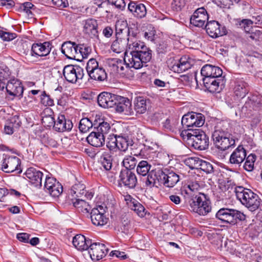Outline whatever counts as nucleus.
Segmentation results:
<instances>
[{
	"label": "nucleus",
	"mask_w": 262,
	"mask_h": 262,
	"mask_svg": "<svg viewBox=\"0 0 262 262\" xmlns=\"http://www.w3.org/2000/svg\"><path fill=\"white\" fill-rule=\"evenodd\" d=\"M111 49L117 53L125 51L124 62L128 67L137 70L146 67L152 57V51L142 42H133L128 45L116 38Z\"/></svg>",
	"instance_id": "obj_1"
},
{
	"label": "nucleus",
	"mask_w": 262,
	"mask_h": 262,
	"mask_svg": "<svg viewBox=\"0 0 262 262\" xmlns=\"http://www.w3.org/2000/svg\"><path fill=\"white\" fill-rule=\"evenodd\" d=\"M193 185H188L181 189V194L184 195L185 202L189 210L200 215L205 216L211 212L212 207L209 198L203 193H194Z\"/></svg>",
	"instance_id": "obj_2"
},
{
	"label": "nucleus",
	"mask_w": 262,
	"mask_h": 262,
	"mask_svg": "<svg viewBox=\"0 0 262 262\" xmlns=\"http://www.w3.org/2000/svg\"><path fill=\"white\" fill-rule=\"evenodd\" d=\"M234 192L237 199L250 211H254L260 206V199L251 190L242 186H237L235 188Z\"/></svg>",
	"instance_id": "obj_3"
},
{
	"label": "nucleus",
	"mask_w": 262,
	"mask_h": 262,
	"mask_svg": "<svg viewBox=\"0 0 262 262\" xmlns=\"http://www.w3.org/2000/svg\"><path fill=\"white\" fill-rule=\"evenodd\" d=\"M216 219L222 223L228 224L231 226L237 225L240 222L246 219V215L239 210L228 207L220 209L215 214Z\"/></svg>",
	"instance_id": "obj_4"
},
{
	"label": "nucleus",
	"mask_w": 262,
	"mask_h": 262,
	"mask_svg": "<svg viewBox=\"0 0 262 262\" xmlns=\"http://www.w3.org/2000/svg\"><path fill=\"white\" fill-rule=\"evenodd\" d=\"M212 138L215 147L221 150H225L235 145V140L232 135L223 130H214Z\"/></svg>",
	"instance_id": "obj_5"
},
{
	"label": "nucleus",
	"mask_w": 262,
	"mask_h": 262,
	"mask_svg": "<svg viewBox=\"0 0 262 262\" xmlns=\"http://www.w3.org/2000/svg\"><path fill=\"white\" fill-rule=\"evenodd\" d=\"M86 70L89 77L93 80L103 81L106 80L107 75L105 70L95 58L90 59L87 62Z\"/></svg>",
	"instance_id": "obj_6"
},
{
	"label": "nucleus",
	"mask_w": 262,
	"mask_h": 262,
	"mask_svg": "<svg viewBox=\"0 0 262 262\" xmlns=\"http://www.w3.org/2000/svg\"><path fill=\"white\" fill-rule=\"evenodd\" d=\"M1 169L6 173L15 172L16 174L22 172L20 159L15 156L3 154Z\"/></svg>",
	"instance_id": "obj_7"
},
{
	"label": "nucleus",
	"mask_w": 262,
	"mask_h": 262,
	"mask_svg": "<svg viewBox=\"0 0 262 262\" xmlns=\"http://www.w3.org/2000/svg\"><path fill=\"white\" fill-rule=\"evenodd\" d=\"M205 122V117L201 113L193 112L188 113L184 115L182 118L181 124L184 128L199 127Z\"/></svg>",
	"instance_id": "obj_8"
},
{
	"label": "nucleus",
	"mask_w": 262,
	"mask_h": 262,
	"mask_svg": "<svg viewBox=\"0 0 262 262\" xmlns=\"http://www.w3.org/2000/svg\"><path fill=\"white\" fill-rule=\"evenodd\" d=\"M192 141L190 144L195 149L203 150L207 149L209 145V137L200 129H195L193 133Z\"/></svg>",
	"instance_id": "obj_9"
},
{
	"label": "nucleus",
	"mask_w": 262,
	"mask_h": 262,
	"mask_svg": "<svg viewBox=\"0 0 262 262\" xmlns=\"http://www.w3.org/2000/svg\"><path fill=\"white\" fill-rule=\"evenodd\" d=\"M63 74L67 81L75 83L78 80L82 79L83 69L77 65L69 64L64 67Z\"/></svg>",
	"instance_id": "obj_10"
},
{
	"label": "nucleus",
	"mask_w": 262,
	"mask_h": 262,
	"mask_svg": "<svg viewBox=\"0 0 262 262\" xmlns=\"http://www.w3.org/2000/svg\"><path fill=\"white\" fill-rule=\"evenodd\" d=\"M204 86L207 90L211 93H220L223 89L225 84L224 77L213 78H202Z\"/></svg>",
	"instance_id": "obj_11"
},
{
	"label": "nucleus",
	"mask_w": 262,
	"mask_h": 262,
	"mask_svg": "<svg viewBox=\"0 0 262 262\" xmlns=\"http://www.w3.org/2000/svg\"><path fill=\"white\" fill-rule=\"evenodd\" d=\"M119 183L129 189L135 188L138 181L135 173L128 169H122L119 174Z\"/></svg>",
	"instance_id": "obj_12"
},
{
	"label": "nucleus",
	"mask_w": 262,
	"mask_h": 262,
	"mask_svg": "<svg viewBox=\"0 0 262 262\" xmlns=\"http://www.w3.org/2000/svg\"><path fill=\"white\" fill-rule=\"evenodd\" d=\"M48 118L54 123L53 127L56 132L59 133L70 132L73 128V124L72 121L69 118H66L64 115H58L56 120L52 117Z\"/></svg>",
	"instance_id": "obj_13"
},
{
	"label": "nucleus",
	"mask_w": 262,
	"mask_h": 262,
	"mask_svg": "<svg viewBox=\"0 0 262 262\" xmlns=\"http://www.w3.org/2000/svg\"><path fill=\"white\" fill-rule=\"evenodd\" d=\"M105 212V208L102 205H98L92 209L89 214L92 224L101 227L106 225L108 219L104 215Z\"/></svg>",
	"instance_id": "obj_14"
},
{
	"label": "nucleus",
	"mask_w": 262,
	"mask_h": 262,
	"mask_svg": "<svg viewBox=\"0 0 262 262\" xmlns=\"http://www.w3.org/2000/svg\"><path fill=\"white\" fill-rule=\"evenodd\" d=\"M44 188L45 190L53 197L59 196L63 191L61 184L53 177L47 176Z\"/></svg>",
	"instance_id": "obj_15"
},
{
	"label": "nucleus",
	"mask_w": 262,
	"mask_h": 262,
	"mask_svg": "<svg viewBox=\"0 0 262 262\" xmlns=\"http://www.w3.org/2000/svg\"><path fill=\"white\" fill-rule=\"evenodd\" d=\"M88 250L92 260L98 261L107 254L108 250L103 244L92 242Z\"/></svg>",
	"instance_id": "obj_16"
},
{
	"label": "nucleus",
	"mask_w": 262,
	"mask_h": 262,
	"mask_svg": "<svg viewBox=\"0 0 262 262\" xmlns=\"http://www.w3.org/2000/svg\"><path fill=\"white\" fill-rule=\"evenodd\" d=\"M116 100V103L114 107L117 113L125 115L134 114L132 102L129 99L118 95Z\"/></svg>",
	"instance_id": "obj_17"
},
{
	"label": "nucleus",
	"mask_w": 262,
	"mask_h": 262,
	"mask_svg": "<svg viewBox=\"0 0 262 262\" xmlns=\"http://www.w3.org/2000/svg\"><path fill=\"white\" fill-rule=\"evenodd\" d=\"M162 184L166 187H174L180 181L179 175L167 168L161 169Z\"/></svg>",
	"instance_id": "obj_18"
},
{
	"label": "nucleus",
	"mask_w": 262,
	"mask_h": 262,
	"mask_svg": "<svg viewBox=\"0 0 262 262\" xmlns=\"http://www.w3.org/2000/svg\"><path fill=\"white\" fill-rule=\"evenodd\" d=\"M208 18L209 16L206 9L200 7L194 12L190 17V21L191 24L195 27H203Z\"/></svg>",
	"instance_id": "obj_19"
},
{
	"label": "nucleus",
	"mask_w": 262,
	"mask_h": 262,
	"mask_svg": "<svg viewBox=\"0 0 262 262\" xmlns=\"http://www.w3.org/2000/svg\"><path fill=\"white\" fill-rule=\"evenodd\" d=\"M126 21H118L116 24V38L128 45L136 41L132 40L127 35Z\"/></svg>",
	"instance_id": "obj_20"
},
{
	"label": "nucleus",
	"mask_w": 262,
	"mask_h": 262,
	"mask_svg": "<svg viewBox=\"0 0 262 262\" xmlns=\"http://www.w3.org/2000/svg\"><path fill=\"white\" fill-rule=\"evenodd\" d=\"M5 88L9 95L19 97V98L23 97L24 87L19 80L14 78L10 79L8 81Z\"/></svg>",
	"instance_id": "obj_21"
},
{
	"label": "nucleus",
	"mask_w": 262,
	"mask_h": 262,
	"mask_svg": "<svg viewBox=\"0 0 262 262\" xmlns=\"http://www.w3.org/2000/svg\"><path fill=\"white\" fill-rule=\"evenodd\" d=\"M118 95L108 92L101 93L97 97L99 105L103 108H107L114 107L116 103V98Z\"/></svg>",
	"instance_id": "obj_22"
},
{
	"label": "nucleus",
	"mask_w": 262,
	"mask_h": 262,
	"mask_svg": "<svg viewBox=\"0 0 262 262\" xmlns=\"http://www.w3.org/2000/svg\"><path fill=\"white\" fill-rule=\"evenodd\" d=\"M51 50V44L48 41L43 43H34L31 46L30 55L32 56H46Z\"/></svg>",
	"instance_id": "obj_23"
},
{
	"label": "nucleus",
	"mask_w": 262,
	"mask_h": 262,
	"mask_svg": "<svg viewBox=\"0 0 262 262\" xmlns=\"http://www.w3.org/2000/svg\"><path fill=\"white\" fill-rule=\"evenodd\" d=\"M247 151L243 145H239L231 154L229 163L235 166H240L245 160Z\"/></svg>",
	"instance_id": "obj_24"
},
{
	"label": "nucleus",
	"mask_w": 262,
	"mask_h": 262,
	"mask_svg": "<svg viewBox=\"0 0 262 262\" xmlns=\"http://www.w3.org/2000/svg\"><path fill=\"white\" fill-rule=\"evenodd\" d=\"M205 29L207 33L212 38H216L226 34V30L224 27L221 29L220 24L215 20L207 21Z\"/></svg>",
	"instance_id": "obj_25"
},
{
	"label": "nucleus",
	"mask_w": 262,
	"mask_h": 262,
	"mask_svg": "<svg viewBox=\"0 0 262 262\" xmlns=\"http://www.w3.org/2000/svg\"><path fill=\"white\" fill-rule=\"evenodd\" d=\"M25 174L29 182L35 187H40L43 174L40 171L33 167L27 169Z\"/></svg>",
	"instance_id": "obj_26"
},
{
	"label": "nucleus",
	"mask_w": 262,
	"mask_h": 262,
	"mask_svg": "<svg viewBox=\"0 0 262 262\" xmlns=\"http://www.w3.org/2000/svg\"><path fill=\"white\" fill-rule=\"evenodd\" d=\"M233 91L236 99H242L246 96L249 92L248 85L243 80H236L234 82Z\"/></svg>",
	"instance_id": "obj_27"
},
{
	"label": "nucleus",
	"mask_w": 262,
	"mask_h": 262,
	"mask_svg": "<svg viewBox=\"0 0 262 262\" xmlns=\"http://www.w3.org/2000/svg\"><path fill=\"white\" fill-rule=\"evenodd\" d=\"M201 74L203 78H213V76L217 77L222 76L223 71L218 67L205 64L202 68Z\"/></svg>",
	"instance_id": "obj_28"
},
{
	"label": "nucleus",
	"mask_w": 262,
	"mask_h": 262,
	"mask_svg": "<svg viewBox=\"0 0 262 262\" xmlns=\"http://www.w3.org/2000/svg\"><path fill=\"white\" fill-rule=\"evenodd\" d=\"M99 154L98 162L101 165V168L105 170H110L112 167L113 158L111 152L108 150L99 151L97 152Z\"/></svg>",
	"instance_id": "obj_29"
},
{
	"label": "nucleus",
	"mask_w": 262,
	"mask_h": 262,
	"mask_svg": "<svg viewBox=\"0 0 262 262\" xmlns=\"http://www.w3.org/2000/svg\"><path fill=\"white\" fill-rule=\"evenodd\" d=\"M92 241L89 238H86L82 234H77L73 238V244L78 250L83 251L89 249Z\"/></svg>",
	"instance_id": "obj_30"
},
{
	"label": "nucleus",
	"mask_w": 262,
	"mask_h": 262,
	"mask_svg": "<svg viewBox=\"0 0 262 262\" xmlns=\"http://www.w3.org/2000/svg\"><path fill=\"white\" fill-rule=\"evenodd\" d=\"M99 133L95 130L91 133L86 138L88 143L96 147H101L104 145V136Z\"/></svg>",
	"instance_id": "obj_31"
},
{
	"label": "nucleus",
	"mask_w": 262,
	"mask_h": 262,
	"mask_svg": "<svg viewBox=\"0 0 262 262\" xmlns=\"http://www.w3.org/2000/svg\"><path fill=\"white\" fill-rule=\"evenodd\" d=\"M128 9L135 16L140 18L145 17L147 13L146 7L143 4L130 2L128 5Z\"/></svg>",
	"instance_id": "obj_32"
},
{
	"label": "nucleus",
	"mask_w": 262,
	"mask_h": 262,
	"mask_svg": "<svg viewBox=\"0 0 262 262\" xmlns=\"http://www.w3.org/2000/svg\"><path fill=\"white\" fill-rule=\"evenodd\" d=\"M72 204L77 211L83 215L88 216L90 214V211L92 210V207L89 203L82 199L76 198L73 199Z\"/></svg>",
	"instance_id": "obj_33"
},
{
	"label": "nucleus",
	"mask_w": 262,
	"mask_h": 262,
	"mask_svg": "<svg viewBox=\"0 0 262 262\" xmlns=\"http://www.w3.org/2000/svg\"><path fill=\"white\" fill-rule=\"evenodd\" d=\"M161 169H157L151 170L148 173L147 180L145 181V185L150 188L154 187L156 182L162 184Z\"/></svg>",
	"instance_id": "obj_34"
},
{
	"label": "nucleus",
	"mask_w": 262,
	"mask_h": 262,
	"mask_svg": "<svg viewBox=\"0 0 262 262\" xmlns=\"http://www.w3.org/2000/svg\"><path fill=\"white\" fill-rule=\"evenodd\" d=\"M75 47H77V44L74 42H64L61 46V52L69 59H75Z\"/></svg>",
	"instance_id": "obj_35"
},
{
	"label": "nucleus",
	"mask_w": 262,
	"mask_h": 262,
	"mask_svg": "<svg viewBox=\"0 0 262 262\" xmlns=\"http://www.w3.org/2000/svg\"><path fill=\"white\" fill-rule=\"evenodd\" d=\"M84 31L93 36L97 35L98 24L96 19L89 18L84 21Z\"/></svg>",
	"instance_id": "obj_36"
},
{
	"label": "nucleus",
	"mask_w": 262,
	"mask_h": 262,
	"mask_svg": "<svg viewBox=\"0 0 262 262\" xmlns=\"http://www.w3.org/2000/svg\"><path fill=\"white\" fill-rule=\"evenodd\" d=\"M118 149L121 151H126L129 146H132L133 141L127 136L116 135Z\"/></svg>",
	"instance_id": "obj_37"
},
{
	"label": "nucleus",
	"mask_w": 262,
	"mask_h": 262,
	"mask_svg": "<svg viewBox=\"0 0 262 262\" xmlns=\"http://www.w3.org/2000/svg\"><path fill=\"white\" fill-rule=\"evenodd\" d=\"M134 110L137 114H142L147 110L146 99L143 97H138L134 101Z\"/></svg>",
	"instance_id": "obj_38"
},
{
	"label": "nucleus",
	"mask_w": 262,
	"mask_h": 262,
	"mask_svg": "<svg viewBox=\"0 0 262 262\" xmlns=\"http://www.w3.org/2000/svg\"><path fill=\"white\" fill-rule=\"evenodd\" d=\"M11 72L8 67L0 70V91H3L6 87V81L11 79Z\"/></svg>",
	"instance_id": "obj_39"
},
{
	"label": "nucleus",
	"mask_w": 262,
	"mask_h": 262,
	"mask_svg": "<svg viewBox=\"0 0 262 262\" xmlns=\"http://www.w3.org/2000/svg\"><path fill=\"white\" fill-rule=\"evenodd\" d=\"M150 168L151 165L146 161L143 160L138 163L137 167V172L140 175L145 176L150 172Z\"/></svg>",
	"instance_id": "obj_40"
},
{
	"label": "nucleus",
	"mask_w": 262,
	"mask_h": 262,
	"mask_svg": "<svg viewBox=\"0 0 262 262\" xmlns=\"http://www.w3.org/2000/svg\"><path fill=\"white\" fill-rule=\"evenodd\" d=\"M129 208L133 210L139 216L141 217H144L146 214L144 207L137 200L136 201H134V203L132 205V203H130Z\"/></svg>",
	"instance_id": "obj_41"
},
{
	"label": "nucleus",
	"mask_w": 262,
	"mask_h": 262,
	"mask_svg": "<svg viewBox=\"0 0 262 262\" xmlns=\"http://www.w3.org/2000/svg\"><path fill=\"white\" fill-rule=\"evenodd\" d=\"M96 124L87 118H84L80 120L79 124V129L81 133H86L93 126Z\"/></svg>",
	"instance_id": "obj_42"
},
{
	"label": "nucleus",
	"mask_w": 262,
	"mask_h": 262,
	"mask_svg": "<svg viewBox=\"0 0 262 262\" xmlns=\"http://www.w3.org/2000/svg\"><path fill=\"white\" fill-rule=\"evenodd\" d=\"M125 64L126 67L129 68L128 67L126 63L124 62V59L123 60L118 59V58H114L112 60V62L111 63V65L112 66L114 71L118 73H122L124 70V65ZM129 68H130L129 67Z\"/></svg>",
	"instance_id": "obj_43"
},
{
	"label": "nucleus",
	"mask_w": 262,
	"mask_h": 262,
	"mask_svg": "<svg viewBox=\"0 0 262 262\" xmlns=\"http://www.w3.org/2000/svg\"><path fill=\"white\" fill-rule=\"evenodd\" d=\"M137 163L136 159L132 156H126L122 161L123 165L125 169H134Z\"/></svg>",
	"instance_id": "obj_44"
},
{
	"label": "nucleus",
	"mask_w": 262,
	"mask_h": 262,
	"mask_svg": "<svg viewBox=\"0 0 262 262\" xmlns=\"http://www.w3.org/2000/svg\"><path fill=\"white\" fill-rule=\"evenodd\" d=\"M256 160V156L251 154L245 159V162L243 165L244 168L247 171H251L254 168V162Z\"/></svg>",
	"instance_id": "obj_45"
},
{
	"label": "nucleus",
	"mask_w": 262,
	"mask_h": 262,
	"mask_svg": "<svg viewBox=\"0 0 262 262\" xmlns=\"http://www.w3.org/2000/svg\"><path fill=\"white\" fill-rule=\"evenodd\" d=\"M200 161L201 159L198 157H189L185 160L184 163L191 169H198Z\"/></svg>",
	"instance_id": "obj_46"
},
{
	"label": "nucleus",
	"mask_w": 262,
	"mask_h": 262,
	"mask_svg": "<svg viewBox=\"0 0 262 262\" xmlns=\"http://www.w3.org/2000/svg\"><path fill=\"white\" fill-rule=\"evenodd\" d=\"M85 186L80 183L76 184L73 185L71 189V193L75 194L76 197H80L84 193L86 190H85Z\"/></svg>",
	"instance_id": "obj_47"
},
{
	"label": "nucleus",
	"mask_w": 262,
	"mask_h": 262,
	"mask_svg": "<svg viewBox=\"0 0 262 262\" xmlns=\"http://www.w3.org/2000/svg\"><path fill=\"white\" fill-rule=\"evenodd\" d=\"M110 129L111 126L110 124L105 121L99 122L97 126H94V130L98 133H100L99 134H102L103 136L107 134Z\"/></svg>",
	"instance_id": "obj_48"
},
{
	"label": "nucleus",
	"mask_w": 262,
	"mask_h": 262,
	"mask_svg": "<svg viewBox=\"0 0 262 262\" xmlns=\"http://www.w3.org/2000/svg\"><path fill=\"white\" fill-rule=\"evenodd\" d=\"M198 169H201L206 173H211L213 172V165L209 162L201 159Z\"/></svg>",
	"instance_id": "obj_49"
},
{
	"label": "nucleus",
	"mask_w": 262,
	"mask_h": 262,
	"mask_svg": "<svg viewBox=\"0 0 262 262\" xmlns=\"http://www.w3.org/2000/svg\"><path fill=\"white\" fill-rule=\"evenodd\" d=\"M20 8L25 11L29 16L32 17L33 15V10L35 9V7L34 5H33L30 2H26L23 3L21 6Z\"/></svg>",
	"instance_id": "obj_50"
},
{
	"label": "nucleus",
	"mask_w": 262,
	"mask_h": 262,
	"mask_svg": "<svg viewBox=\"0 0 262 262\" xmlns=\"http://www.w3.org/2000/svg\"><path fill=\"white\" fill-rule=\"evenodd\" d=\"M80 55L83 58H86L92 52V49L90 46L88 45L80 44V49H79Z\"/></svg>",
	"instance_id": "obj_51"
},
{
	"label": "nucleus",
	"mask_w": 262,
	"mask_h": 262,
	"mask_svg": "<svg viewBox=\"0 0 262 262\" xmlns=\"http://www.w3.org/2000/svg\"><path fill=\"white\" fill-rule=\"evenodd\" d=\"M187 129L182 130L181 133V136L184 140H187L188 141V143L190 144L191 141H192V135H194V129L191 128H187Z\"/></svg>",
	"instance_id": "obj_52"
},
{
	"label": "nucleus",
	"mask_w": 262,
	"mask_h": 262,
	"mask_svg": "<svg viewBox=\"0 0 262 262\" xmlns=\"http://www.w3.org/2000/svg\"><path fill=\"white\" fill-rule=\"evenodd\" d=\"M41 103L45 106L54 105V100L50 97L49 95L46 94L43 92L40 96Z\"/></svg>",
	"instance_id": "obj_53"
},
{
	"label": "nucleus",
	"mask_w": 262,
	"mask_h": 262,
	"mask_svg": "<svg viewBox=\"0 0 262 262\" xmlns=\"http://www.w3.org/2000/svg\"><path fill=\"white\" fill-rule=\"evenodd\" d=\"M108 139L106 146L110 150L116 151V149H118L116 135L112 137L110 136Z\"/></svg>",
	"instance_id": "obj_54"
},
{
	"label": "nucleus",
	"mask_w": 262,
	"mask_h": 262,
	"mask_svg": "<svg viewBox=\"0 0 262 262\" xmlns=\"http://www.w3.org/2000/svg\"><path fill=\"white\" fill-rule=\"evenodd\" d=\"M7 122L12 125L13 127L16 128L17 129L20 126L21 124L19 116L17 115L10 117Z\"/></svg>",
	"instance_id": "obj_55"
},
{
	"label": "nucleus",
	"mask_w": 262,
	"mask_h": 262,
	"mask_svg": "<svg viewBox=\"0 0 262 262\" xmlns=\"http://www.w3.org/2000/svg\"><path fill=\"white\" fill-rule=\"evenodd\" d=\"M185 5V0H173L171 3V8L176 11H179Z\"/></svg>",
	"instance_id": "obj_56"
},
{
	"label": "nucleus",
	"mask_w": 262,
	"mask_h": 262,
	"mask_svg": "<svg viewBox=\"0 0 262 262\" xmlns=\"http://www.w3.org/2000/svg\"><path fill=\"white\" fill-rule=\"evenodd\" d=\"M127 35L129 37V39L134 40L137 37V35L139 33V31L136 27L134 26V27L127 26Z\"/></svg>",
	"instance_id": "obj_57"
},
{
	"label": "nucleus",
	"mask_w": 262,
	"mask_h": 262,
	"mask_svg": "<svg viewBox=\"0 0 262 262\" xmlns=\"http://www.w3.org/2000/svg\"><path fill=\"white\" fill-rule=\"evenodd\" d=\"M176 123H177V121L170 118H167L164 122H163V127L168 130H173L174 128L176 127Z\"/></svg>",
	"instance_id": "obj_58"
},
{
	"label": "nucleus",
	"mask_w": 262,
	"mask_h": 262,
	"mask_svg": "<svg viewBox=\"0 0 262 262\" xmlns=\"http://www.w3.org/2000/svg\"><path fill=\"white\" fill-rule=\"evenodd\" d=\"M254 24L253 19H244L239 23V25L241 27L244 28L246 31H249L250 27H251L252 25Z\"/></svg>",
	"instance_id": "obj_59"
},
{
	"label": "nucleus",
	"mask_w": 262,
	"mask_h": 262,
	"mask_svg": "<svg viewBox=\"0 0 262 262\" xmlns=\"http://www.w3.org/2000/svg\"><path fill=\"white\" fill-rule=\"evenodd\" d=\"M109 4L114 5L116 8L119 9H123L125 6V3L124 0H107Z\"/></svg>",
	"instance_id": "obj_60"
},
{
	"label": "nucleus",
	"mask_w": 262,
	"mask_h": 262,
	"mask_svg": "<svg viewBox=\"0 0 262 262\" xmlns=\"http://www.w3.org/2000/svg\"><path fill=\"white\" fill-rule=\"evenodd\" d=\"M30 234L27 233H19L16 235L17 239L20 242L28 243Z\"/></svg>",
	"instance_id": "obj_61"
},
{
	"label": "nucleus",
	"mask_w": 262,
	"mask_h": 262,
	"mask_svg": "<svg viewBox=\"0 0 262 262\" xmlns=\"http://www.w3.org/2000/svg\"><path fill=\"white\" fill-rule=\"evenodd\" d=\"M254 24L256 27L262 28V14L252 16Z\"/></svg>",
	"instance_id": "obj_62"
},
{
	"label": "nucleus",
	"mask_w": 262,
	"mask_h": 262,
	"mask_svg": "<svg viewBox=\"0 0 262 262\" xmlns=\"http://www.w3.org/2000/svg\"><path fill=\"white\" fill-rule=\"evenodd\" d=\"M168 50V45L164 42L160 43L157 47V52L159 54H163L167 51Z\"/></svg>",
	"instance_id": "obj_63"
},
{
	"label": "nucleus",
	"mask_w": 262,
	"mask_h": 262,
	"mask_svg": "<svg viewBox=\"0 0 262 262\" xmlns=\"http://www.w3.org/2000/svg\"><path fill=\"white\" fill-rule=\"evenodd\" d=\"M45 143L47 146L56 148L58 146V143L57 141L51 137H48L45 141Z\"/></svg>",
	"instance_id": "obj_64"
}]
</instances>
